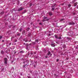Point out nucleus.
<instances>
[{
    "label": "nucleus",
    "instance_id": "nucleus-64",
    "mask_svg": "<svg viewBox=\"0 0 78 78\" xmlns=\"http://www.w3.org/2000/svg\"><path fill=\"white\" fill-rule=\"evenodd\" d=\"M13 61H11V62L12 63L13 62Z\"/></svg>",
    "mask_w": 78,
    "mask_h": 78
},
{
    "label": "nucleus",
    "instance_id": "nucleus-49",
    "mask_svg": "<svg viewBox=\"0 0 78 78\" xmlns=\"http://www.w3.org/2000/svg\"><path fill=\"white\" fill-rule=\"evenodd\" d=\"M34 68L36 67V65H34Z\"/></svg>",
    "mask_w": 78,
    "mask_h": 78
},
{
    "label": "nucleus",
    "instance_id": "nucleus-24",
    "mask_svg": "<svg viewBox=\"0 0 78 78\" xmlns=\"http://www.w3.org/2000/svg\"><path fill=\"white\" fill-rule=\"evenodd\" d=\"M39 25H43V23H39Z\"/></svg>",
    "mask_w": 78,
    "mask_h": 78
},
{
    "label": "nucleus",
    "instance_id": "nucleus-14",
    "mask_svg": "<svg viewBox=\"0 0 78 78\" xmlns=\"http://www.w3.org/2000/svg\"><path fill=\"white\" fill-rule=\"evenodd\" d=\"M54 36L55 37V38H56V39H58V36H57V35H54Z\"/></svg>",
    "mask_w": 78,
    "mask_h": 78
},
{
    "label": "nucleus",
    "instance_id": "nucleus-61",
    "mask_svg": "<svg viewBox=\"0 0 78 78\" xmlns=\"http://www.w3.org/2000/svg\"><path fill=\"white\" fill-rule=\"evenodd\" d=\"M49 20V19H47L46 20H47V21H48Z\"/></svg>",
    "mask_w": 78,
    "mask_h": 78
},
{
    "label": "nucleus",
    "instance_id": "nucleus-40",
    "mask_svg": "<svg viewBox=\"0 0 78 78\" xmlns=\"http://www.w3.org/2000/svg\"><path fill=\"white\" fill-rule=\"evenodd\" d=\"M27 77L28 78H31V77H30V76H27Z\"/></svg>",
    "mask_w": 78,
    "mask_h": 78
},
{
    "label": "nucleus",
    "instance_id": "nucleus-7",
    "mask_svg": "<svg viewBox=\"0 0 78 78\" xmlns=\"http://www.w3.org/2000/svg\"><path fill=\"white\" fill-rule=\"evenodd\" d=\"M27 64H28V62H27L26 64H25V65H23V69H25V66H27Z\"/></svg>",
    "mask_w": 78,
    "mask_h": 78
},
{
    "label": "nucleus",
    "instance_id": "nucleus-26",
    "mask_svg": "<svg viewBox=\"0 0 78 78\" xmlns=\"http://www.w3.org/2000/svg\"><path fill=\"white\" fill-rule=\"evenodd\" d=\"M47 19V17L46 16L44 17V19Z\"/></svg>",
    "mask_w": 78,
    "mask_h": 78
},
{
    "label": "nucleus",
    "instance_id": "nucleus-53",
    "mask_svg": "<svg viewBox=\"0 0 78 78\" xmlns=\"http://www.w3.org/2000/svg\"><path fill=\"white\" fill-rule=\"evenodd\" d=\"M22 38H23V37H20V39H22Z\"/></svg>",
    "mask_w": 78,
    "mask_h": 78
},
{
    "label": "nucleus",
    "instance_id": "nucleus-38",
    "mask_svg": "<svg viewBox=\"0 0 78 78\" xmlns=\"http://www.w3.org/2000/svg\"><path fill=\"white\" fill-rule=\"evenodd\" d=\"M56 62H58L59 61V59L58 58V59H57V60H56Z\"/></svg>",
    "mask_w": 78,
    "mask_h": 78
},
{
    "label": "nucleus",
    "instance_id": "nucleus-18",
    "mask_svg": "<svg viewBox=\"0 0 78 78\" xmlns=\"http://www.w3.org/2000/svg\"><path fill=\"white\" fill-rule=\"evenodd\" d=\"M3 14H4V12H2L0 13V14L1 15H3Z\"/></svg>",
    "mask_w": 78,
    "mask_h": 78
},
{
    "label": "nucleus",
    "instance_id": "nucleus-27",
    "mask_svg": "<svg viewBox=\"0 0 78 78\" xmlns=\"http://www.w3.org/2000/svg\"><path fill=\"white\" fill-rule=\"evenodd\" d=\"M67 39H68V40H70V38H69V37H67Z\"/></svg>",
    "mask_w": 78,
    "mask_h": 78
},
{
    "label": "nucleus",
    "instance_id": "nucleus-56",
    "mask_svg": "<svg viewBox=\"0 0 78 78\" xmlns=\"http://www.w3.org/2000/svg\"><path fill=\"white\" fill-rule=\"evenodd\" d=\"M17 40H16L15 42H17Z\"/></svg>",
    "mask_w": 78,
    "mask_h": 78
},
{
    "label": "nucleus",
    "instance_id": "nucleus-46",
    "mask_svg": "<svg viewBox=\"0 0 78 78\" xmlns=\"http://www.w3.org/2000/svg\"><path fill=\"white\" fill-rule=\"evenodd\" d=\"M51 51L52 53H53L54 52V51Z\"/></svg>",
    "mask_w": 78,
    "mask_h": 78
},
{
    "label": "nucleus",
    "instance_id": "nucleus-35",
    "mask_svg": "<svg viewBox=\"0 0 78 78\" xmlns=\"http://www.w3.org/2000/svg\"><path fill=\"white\" fill-rule=\"evenodd\" d=\"M5 26H6V25H8V23H5Z\"/></svg>",
    "mask_w": 78,
    "mask_h": 78
},
{
    "label": "nucleus",
    "instance_id": "nucleus-5",
    "mask_svg": "<svg viewBox=\"0 0 78 78\" xmlns=\"http://www.w3.org/2000/svg\"><path fill=\"white\" fill-rule=\"evenodd\" d=\"M51 47H55V43H52L51 44Z\"/></svg>",
    "mask_w": 78,
    "mask_h": 78
},
{
    "label": "nucleus",
    "instance_id": "nucleus-8",
    "mask_svg": "<svg viewBox=\"0 0 78 78\" xmlns=\"http://www.w3.org/2000/svg\"><path fill=\"white\" fill-rule=\"evenodd\" d=\"M50 55V56H52V54H51V52L50 51H49L48 53V55Z\"/></svg>",
    "mask_w": 78,
    "mask_h": 78
},
{
    "label": "nucleus",
    "instance_id": "nucleus-29",
    "mask_svg": "<svg viewBox=\"0 0 78 78\" xmlns=\"http://www.w3.org/2000/svg\"><path fill=\"white\" fill-rule=\"evenodd\" d=\"M9 32H11V30H9L8 31H7V33H9Z\"/></svg>",
    "mask_w": 78,
    "mask_h": 78
},
{
    "label": "nucleus",
    "instance_id": "nucleus-16",
    "mask_svg": "<svg viewBox=\"0 0 78 78\" xmlns=\"http://www.w3.org/2000/svg\"><path fill=\"white\" fill-rule=\"evenodd\" d=\"M78 4V3L76 2V3H74V6H76V5H77V4Z\"/></svg>",
    "mask_w": 78,
    "mask_h": 78
},
{
    "label": "nucleus",
    "instance_id": "nucleus-19",
    "mask_svg": "<svg viewBox=\"0 0 78 78\" xmlns=\"http://www.w3.org/2000/svg\"><path fill=\"white\" fill-rule=\"evenodd\" d=\"M56 5L55 4H54V5H52L51 7L52 8L54 7Z\"/></svg>",
    "mask_w": 78,
    "mask_h": 78
},
{
    "label": "nucleus",
    "instance_id": "nucleus-1",
    "mask_svg": "<svg viewBox=\"0 0 78 78\" xmlns=\"http://www.w3.org/2000/svg\"><path fill=\"white\" fill-rule=\"evenodd\" d=\"M4 62L5 65L8 64V59L6 58H4Z\"/></svg>",
    "mask_w": 78,
    "mask_h": 78
},
{
    "label": "nucleus",
    "instance_id": "nucleus-36",
    "mask_svg": "<svg viewBox=\"0 0 78 78\" xmlns=\"http://www.w3.org/2000/svg\"><path fill=\"white\" fill-rule=\"evenodd\" d=\"M53 10H55V8H52V11H53Z\"/></svg>",
    "mask_w": 78,
    "mask_h": 78
},
{
    "label": "nucleus",
    "instance_id": "nucleus-22",
    "mask_svg": "<svg viewBox=\"0 0 78 78\" xmlns=\"http://www.w3.org/2000/svg\"><path fill=\"white\" fill-rule=\"evenodd\" d=\"M49 14L50 16H52V13L51 12H50L49 13Z\"/></svg>",
    "mask_w": 78,
    "mask_h": 78
},
{
    "label": "nucleus",
    "instance_id": "nucleus-52",
    "mask_svg": "<svg viewBox=\"0 0 78 78\" xmlns=\"http://www.w3.org/2000/svg\"><path fill=\"white\" fill-rule=\"evenodd\" d=\"M32 44L31 43H30V44H29V45H31Z\"/></svg>",
    "mask_w": 78,
    "mask_h": 78
},
{
    "label": "nucleus",
    "instance_id": "nucleus-15",
    "mask_svg": "<svg viewBox=\"0 0 78 78\" xmlns=\"http://www.w3.org/2000/svg\"><path fill=\"white\" fill-rule=\"evenodd\" d=\"M30 30V27H28L27 29H26V30L27 31H29Z\"/></svg>",
    "mask_w": 78,
    "mask_h": 78
},
{
    "label": "nucleus",
    "instance_id": "nucleus-43",
    "mask_svg": "<svg viewBox=\"0 0 78 78\" xmlns=\"http://www.w3.org/2000/svg\"><path fill=\"white\" fill-rule=\"evenodd\" d=\"M4 69H5V68H3L2 69V71H4Z\"/></svg>",
    "mask_w": 78,
    "mask_h": 78
},
{
    "label": "nucleus",
    "instance_id": "nucleus-45",
    "mask_svg": "<svg viewBox=\"0 0 78 78\" xmlns=\"http://www.w3.org/2000/svg\"><path fill=\"white\" fill-rule=\"evenodd\" d=\"M45 58H48V56H47L46 55L45 56Z\"/></svg>",
    "mask_w": 78,
    "mask_h": 78
},
{
    "label": "nucleus",
    "instance_id": "nucleus-57",
    "mask_svg": "<svg viewBox=\"0 0 78 78\" xmlns=\"http://www.w3.org/2000/svg\"><path fill=\"white\" fill-rule=\"evenodd\" d=\"M61 55H64V54H63V53H61Z\"/></svg>",
    "mask_w": 78,
    "mask_h": 78
},
{
    "label": "nucleus",
    "instance_id": "nucleus-12",
    "mask_svg": "<svg viewBox=\"0 0 78 78\" xmlns=\"http://www.w3.org/2000/svg\"><path fill=\"white\" fill-rule=\"evenodd\" d=\"M4 17L5 18H7V17H8V14L5 15Z\"/></svg>",
    "mask_w": 78,
    "mask_h": 78
},
{
    "label": "nucleus",
    "instance_id": "nucleus-30",
    "mask_svg": "<svg viewBox=\"0 0 78 78\" xmlns=\"http://www.w3.org/2000/svg\"><path fill=\"white\" fill-rule=\"evenodd\" d=\"M64 20V19L63 18L62 19H61L60 20V21H62V20Z\"/></svg>",
    "mask_w": 78,
    "mask_h": 78
},
{
    "label": "nucleus",
    "instance_id": "nucleus-4",
    "mask_svg": "<svg viewBox=\"0 0 78 78\" xmlns=\"http://www.w3.org/2000/svg\"><path fill=\"white\" fill-rule=\"evenodd\" d=\"M74 24H75V23L73 22H69V25H74Z\"/></svg>",
    "mask_w": 78,
    "mask_h": 78
},
{
    "label": "nucleus",
    "instance_id": "nucleus-37",
    "mask_svg": "<svg viewBox=\"0 0 78 78\" xmlns=\"http://www.w3.org/2000/svg\"><path fill=\"white\" fill-rule=\"evenodd\" d=\"M12 25H10V26H9V28H11V27H12Z\"/></svg>",
    "mask_w": 78,
    "mask_h": 78
},
{
    "label": "nucleus",
    "instance_id": "nucleus-55",
    "mask_svg": "<svg viewBox=\"0 0 78 78\" xmlns=\"http://www.w3.org/2000/svg\"><path fill=\"white\" fill-rule=\"evenodd\" d=\"M35 58H37V57H34Z\"/></svg>",
    "mask_w": 78,
    "mask_h": 78
},
{
    "label": "nucleus",
    "instance_id": "nucleus-23",
    "mask_svg": "<svg viewBox=\"0 0 78 78\" xmlns=\"http://www.w3.org/2000/svg\"><path fill=\"white\" fill-rule=\"evenodd\" d=\"M30 36H31V33H29V34H28V37Z\"/></svg>",
    "mask_w": 78,
    "mask_h": 78
},
{
    "label": "nucleus",
    "instance_id": "nucleus-34",
    "mask_svg": "<svg viewBox=\"0 0 78 78\" xmlns=\"http://www.w3.org/2000/svg\"><path fill=\"white\" fill-rule=\"evenodd\" d=\"M33 45H34L35 44H36V43L35 42H33Z\"/></svg>",
    "mask_w": 78,
    "mask_h": 78
},
{
    "label": "nucleus",
    "instance_id": "nucleus-6",
    "mask_svg": "<svg viewBox=\"0 0 78 78\" xmlns=\"http://www.w3.org/2000/svg\"><path fill=\"white\" fill-rule=\"evenodd\" d=\"M23 9V8L22 7H20L18 9V11H22Z\"/></svg>",
    "mask_w": 78,
    "mask_h": 78
},
{
    "label": "nucleus",
    "instance_id": "nucleus-39",
    "mask_svg": "<svg viewBox=\"0 0 78 78\" xmlns=\"http://www.w3.org/2000/svg\"><path fill=\"white\" fill-rule=\"evenodd\" d=\"M25 12H26V11H24V12H23V14H25Z\"/></svg>",
    "mask_w": 78,
    "mask_h": 78
},
{
    "label": "nucleus",
    "instance_id": "nucleus-54",
    "mask_svg": "<svg viewBox=\"0 0 78 78\" xmlns=\"http://www.w3.org/2000/svg\"><path fill=\"white\" fill-rule=\"evenodd\" d=\"M76 14V13H73V15H75V14Z\"/></svg>",
    "mask_w": 78,
    "mask_h": 78
},
{
    "label": "nucleus",
    "instance_id": "nucleus-51",
    "mask_svg": "<svg viewBox=\"0 0 78 78\" xmlns=\"http://www.w3.org/2000/svg\"><path fill=\"white\" fill-rule=\"evenodd\" d=\"M15 27H16V26H14L13 27V28H15Z\"/></svg>",
    "mask_w": 78,
    "mask_h": 78
},
{
    "label": "nucleus",
    "instance_id": "nucleus-13",
    "mask_svg": "<svg viewBox=\"0 0 78 78\" xmlns=\"http://www.w3.org/2000/svg\"><path fill=\"white\" fill-rule=\"evenodd\" d=\"M63 48H66V45L64 44L63 45Z\"/></svg>",
    "mask_w": 78,
    "mask_h": 78
},
{
    "label": "nucleus",
    "instance_id": "nucleus-60",
    "mask_svg": "<svg viewBox=\"0 0 78 78\" xmlns=\"http://www.w3.org/2000/svg\"><path fill=\"white\" fill-rule=\"evenodd\" d=\"M31 40H30L29 41V42H31Z\"/></svg>",
    "mask_w": 78,
    "mask_h": 78
},
{
    "label": "nucleus",
    "instance_id": "nucleus-63",
    "mask_svg": "<svg viewBox=\"0 0 78 78\" xmlns=\"http://www.w3.org/2000/svg\"><path fill=\"white\" fill-rule=\"evenodd\" d=\"M48 36H51V34H49Z\"/></svg>",
    "mask_w": 78,
    "mask_h": 78
},
{
    "label": "nucleus",
    "instance_id": "nucleus-3",
    "mask_svg": "<svg viewBox=\"0 0 78 78\" xmlns=\"http://www.w3.org/2000/svg\"><path fill=\"white\" fill-rule=\"evenodd\" d=\"M23 41H25V42H28V39H27V38H24L23 39Z\"/></svg>",
    "mask_w": 78,
    "mask_h": 78
},
{
    "label": "nucleus",
    "instance_id": "nucleus-9",
    "mask_svg": "<svg viewBox=\"0 0 78 78\" xmlns=\"http://www.w3.org/2000/svg\"><path fill=\"white\" fill-rule=\"evenodd\" d=\"M20 53H25V51H20Z\"/></svg>",
    "mask_w": 78,
    "mask_h": 78
},
{
    "label": "nucleus",
    "instance_id": "nucleus-31",
    "mask_svg": "<svg viewBox=\"0 0 78 78\" xmlns=\"http://www.w3.org/2000/svg\"><path fill=\"white\" fill-rule=\"evenodd\" d=\"M22 30V28H21L20 29V31H21Z\"/></svg>",
    "mask_w": 78,
    "mask_h": 78
},
{
    "label": "nucleus",
    "instance_id": "nucleus-48",
    "mask_svg": "<svg viewBox=\"0 0 78 78\" xmlns=\"http://www.w3.org/2000/svg\"><path fill=\"white\" fill-rule=\"evenodd\" d=\"M33 22H31V23H30V24H31V25H33Z\"/></svg>",
    "mask_w": 78,
    "mask_h": 78
},
{
    "label": "nucleus",
    "instance_id": "nucleus-17",
    "mask_svg": "<svg viewBox=\"0 0 78 78\" xmlns=\"http://www.w3.org/2000/svg\"><path fill=\"white\" fill-rule=\"evenodd\" d=\"M14 38V37H12L11 38V41H12V39Z\"/></svg>",
    "mask_w": 78,
    "mask_h": 78
},
{
    "label": "nucleus",
    "instance_id": "nucleus-28",
    "mask_svg": "<svg viewBox=\"0 0 78 78\" xmlns=\"http://www.w3.org/2000/svg\"><path fill=\"white\" fill-rule=\"evenodd\" d=\"M35 42H39V41L38 40H36L35 41Z\"/></svg>",
    "mask_w": 78,
    "mask_h": 78
},
{
    "label": "nucleus",
    "instance_id": "nucleus-21",
    "mask_svg": "<svg viewBox=\"0 0 78 78\" xmlns=\"http://www.w3.org/2000/svg\"><path fill=\"white\" fill-rule=\"evenodd\" d=\"M25 62H27V61H24L23 62V64H24V65H25Z\"/></svg>",
    "mask_w": 78,
    "mask_h": 78
},
{
    "label": "nucleus",
    "instance_id": "nucleus-47",
    "mask_svg": "<svg viewBox=\"0 0 78 78\" xmlns=\"http://www.w3.org/2000/svg\"><path fill=\"white\" fill-rule=\"evenodd\" d=\"M12 69L14 70V68H12Z\"/></svg>",
    "mask_w": 78,
    "mask_h": 78
},
{
    "label": "nucleus",
    "instance_id": "nucleus-62",
    "mask_svg": "<svg viewBox=\"0 0 78 78\" xmlns=\"http://www.w3.org/2000/svg\"><path fill=\"white\" fill-rule=\"evenodd\" d=\"M56 44H58V42H56Z\"/></svg>",
    "mask_w": 78,
    "mask_h": 78
},
{
    "label": "nucleus",
    "instance_id": "nucleus-41",
    "mask_svg": "<svg viewBox=\"0 0 78 78\" xmlns=\"http://www.w3.org/2000/svg\"><path fill=\"white\" fill-rule=\"evenodd\" d=\"M2 39V36H0V39Z\"/></svg>",
    "mask_w": 78,
    "mask_h": 78
},
{
    "label": "nucleus",
    "instance_id": "nucleus-58",
    "mask_svg": "<svg viewBox=\"0 0 78 78\" xmlns=\"http://www.w3.org/2000/svg\"><path fill=\"white\" fill-rule=\"evenodd\" d=\"M66 59L67 60H68V59H69V58H66Z\"/></svg>",
    "mask_w": 78,
    "mask_h": 78
},
{
    "label": "nucleus",
    "instance_id": "nucleus-11",
    "mask_svg": "<svg viewBox=\"0 0 78 78\" xmlns=\"http://www.w3.org/2000/svg\"><path fill=\"white\" fill-rule=\"evenodd\" d=\"M1 54H2V55H3V54H4V53H5L4 51H3V50H2L1 51Z\"/></svg>",
    "mask_w": 78,
    "mask_h": 78
},
{
    "label": "nucleus",
    "instance_id": "nucleus-32",
    "mask_svg": "<svg viewBox=\"0 0 78 78\" xmlns=\"http://www.w3.org/2000/svg\"><path fill=\"white\" fill-rule=\"evenodd\" d=\"M68 6L69 7V8H70V7L71 6V5H70V4H69L68 5Z\"/></svg>",
    "mask_w": 78,
    "mask_h": 78
},
{
    "label": "nucleus",
    "instance_id": "nucleus-50",
    "mask_svg": "<svg viewBox=\"0 0 78 78\" xmlns=\"http://www.w3.org/2000/svg\"><path fill=\"white\" fill-rule=\"evenodd\" d=\"M45 21H46V20H43V22H45Z\"/></svg>",
    "mask_w": 78,
    "mask_h": 78
},
{
    "label": "nucleus",
    "instance_id": "nucleus-33",
    "mask_svg": "<svg viewBox=\"0 0 78 78\" xmlns=\"http://www.w3.org/2000/svg\"><path fill=\"white\" fill-rule=\"evenodd\" d=\"M58 39H61V37H58Z\"/></svg>",
    "mask_w": 78,
    "mask_h": 78
},
{
    "label": "nucleus",
    "instance_id": "nucleus-10",
    "mask_svg": "<svg viewBox=\"0 0 78 78\" xmlns=\"http://www.w3.org/2000/svg\"><path fill=\"white\" fill-rule=\"evenodd\" d=\"M31 64H30V65H33L34 64V62H33V61H31Z\"/></svg>",
    "mask_w": 78,
    "mask_h": 78
},
{
    "label": "nucleus",
    "instance_id": "nucleus-44",
    "mask_svg": "<svg viewBox=\"0 0 78 78\" xmlns=\"http://www.w3.org/2000/svg\"><path fill=\"white\" fill-rule=\"evenodd\" d=\"M30 6H32V3H30Z\"/></svg>",
    "mask_w": 78,
    "mask_h": 78
},
{
    "label": "nucleus",
    "instance_id": "nucleus-59",
    "mask_svg": "<svg viewBox=\"0 0 78 78\" xmlns=\"http://www.w3.org/2000/svg\"><path fill=\"white\" fill-rule=\"evenodd\" d=\"M30 55H33V53H32L31 52Z\"/></svg>",
    "mask_w": 78,
    "mask_h": 78
},
{
    "label": "nucleus",
    "instance_id": "nucleus-2",
    "mask_svg": "<svg viewBox=\"0 0 78 78\" xmlns=\"http://www.w3.org/2000/svg\"><path fill=\"white\" fill-rule=\"evenodd\" d=\"M29 44L28 43H26V49L27 50H29L28 48L30 47V46H29Z\"/></svg>",
    "mask_w": 78,
    "mask_h": 78
},
{
    "label": "nucleus",
    "instance_id": "nucleus-20",
    "mask_svg": "<svg viewBox=\"0 0 78 78\" xmlns=\"http://www.w3.org/2000/svg\"><path fill=\"white\" fill-rule=\"evenodd\" d=\"M25 33V30H23L22 33V34H24Z\"/></svg>",
    "mask_w": 78,
    "mask_h": 78
},
{
    "label": "nucleus",
    "instance_id": "nucleus-25",
    "mask_svg": "<svg viewBox=\"0 0 78 78\" xmlns=\"http://www.w3.org/2000/svg\"><path fill=\"white\" fill-rule=\"evenodd\" d=\"M17 35L18 36H20V34L19 33L17 34Z\"/></svg>",
    "mask_w": 78,
    "mask_h": 78
},
{
    "label": "nucleus",
    "instance_id": "nucleus-42",
    "mask_svg": "<svg viewBox=\"0 0 78 78\" xmlns=\"http://www.w3.org/2000/svg\"><path fill=\"white\" fill-rule=\"evenodd\" d=\"M76 1V0H74L73 1V3H75V2Z\"/></svg>",
    "mask_w": 78,
    "mask_h": 78
}]
</instances>
